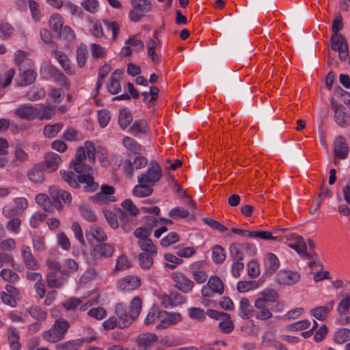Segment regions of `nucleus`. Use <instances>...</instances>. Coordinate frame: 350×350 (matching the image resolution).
<instances>
[{
    "mask_svg": "<svg viewBox=\"0 0 350 350\" xmlns=\"http://www.w3.org/2000/svg\"><path fill=\"white\" fill-rule=\"evenodd\" d=\"M310 325V322L308 320L305 319L287 325V329L288 330L300 331L308 328Z\"/></svg>",
    "mask_w": 350,
    "mask_h": 350,
    "instance_id": "62",
    "label": "nucleus"
},
{
    "mask_svg": "<svg viewBox=\"0 0 350 350\" xmlns=\"http://www.w3.org/2000/svg\"><path fill=\"white\" fill-rule=\"evenodd\" d=\"M350 308V295H347L337 306V311L339 315L342 316L346 314Z\"/></svg>",
    "mask_w": 350,
    "mask_h": 350,
    "instance_id": "53",
    "label": "nucleus"
},
{
    "mask_svg": "<svg viewBox=\"0 0 350 350\" xmlns=\"http://www.w3.org/2000/svg\"><path fill=\"white\" fill-rule=\"evenodd\" d=\"M188 311L189 317L193 319H196L199 321H204L206 319L204 310L200 308H190Z\"/></svg>",
    "mask_w": 350,
    "mask_h": 350,
    "instance_id": "58",
    "label": "nucleus"
},
{
    "mask_svg": "<svg viewBox=\"0 0 350 350\" xmlns=\"http://www.w3.org/2000/svg\"><path fill=\"white\" fill-rule=\"evenodd\" d=\"M230 256L232 261H242L244 258V254L241 247V245L237 243H231L229 247Z\"/></svg>",
    "mask_w": 350,
    "mask_h": 350,
    "instance_id": "37",
    "label": "nucleus"
},
{
    "mask_svg": "<svg viewBox=\"0 0 350 350\" xmlns=\"http://www.w3.org/2000/svg\"><path fill=\"white\" fill-rule=\"evenodd\" d=\"M178 241L179 235L176 232H172L161 240V245L163 247H167L171 244L178 242Z\"/></svg>",
    "mask_w": 350,
    "mask_h": 350,
    "instance_id": "64",
    "label": "nucleus"
},
{
    "mask_svg": "<svg viewBox=\"0 0 350 350\" xmlns=\"http://www.w3.org/2000/svg\"><path fill=\"white\" fill-rule=\"evenodd\" d=\"M44 96V90L37 87H32L27 93V98L32 101H36L42 99Z\"/></svg>",
    "mask_w": 350,
    "mask_h": 350,
    "instance_id": "44",
    "label": "nucleus"
},
{
    "mask_svg": "<svg viewBox=\"0 0 350 350\" xmlns=\"http://www.w3.org/2000/svg\"><path fill=\"white\" fill-rule=\"evenodd\" d=\"M169 215L173 218H185L189 215V213L184 207L176 206L170 210Z\"/></svg>",
    "mask_w": 350,
    "mask_h": 350,
    "instance_id": "55",
    "label": "nucleus"
},
{
    "mask_svg": "<svg viewBox=\"0 0 350 350\" xmlns=\"http://www.w3.org/2000/svg\"><path fill=\"white\" fill-rule=\"evenodd\" d=\"M137 244L141 250L146 252H149L152 255H156L157 253L156 247L149 237L139 240Z\"/></svg>",
    "mask_w": 350,
    "mask_h": 350,
    "instance_id": "38",
    "label": "nucleus"
},
{
    "mask_svg": "<svg viewBox=\"0 0 350 350\" xmlns=\"http://www.w3.org/2000/svg\"><path fill=\"white\" fill-rule=\"evenodd\" d=\"M133 121V116L129 109L122 108L120 109L118 124L122 129H125Z\"/></svg>",
    "mask_w": 350,
    "mask_h": 350,
    "instance_id": "27",
    "label": "nucleus"
},
{
    "mask_svg": "<svg viewBox=\"0 0 350 350\" xmlns=\"http://www.w3.org/2000/svg\"><path fill=\"white\" fill-rule=\"evenodd\" d=\"M45 165L43 162L38 163L30 169L27 172V176L30 181L34 183H42L44 180V172Z\"/></svg>",
    "mask_w": 350,
    "mask_h": 350,
    "instance_id": "15",
    "label": "nucleus"
},
{
    "mask_svg": "<svg viewBox=\"0 0 350 350\" xmlns=\"http://www.w3.org/2000/svg\"><path fill=\"white\" fill-rule=\"evenodd\" d=\"M152 186L153 185L143 180V178H138V185L134 187L133 193L140 198L149 196L153 192Z\"/></svg>",
    "mask_w": 350,
    "mask_h": 350,
    "instance_id": "23",
    "label": "nucleus"
},
{
    "mask_svg": "<svg viewBox=\"0 0 350 350\" xmlns=\"http://www.w3.org/2000/svg\"><path fill=\"white\" fill-rule=\"evenodd\" d=\"M161 176L162 171L159 165L157 163L156 161H151L150 163V167L147 172L141 174L138 178H143V180L152 185H154L156 182L160 180Z\"/></svg>",
    "mask_w": 350,
    "mask_h": 350,
    "instance_id": "7",
    "label": "nucleus"
},
{
    "mask_svg": "<svg viewBox=\"0 0 350 350\" xmlns=\"http://www.w3.org/2000/svg\"><path fill=\"white\" fill-rule=\"evenodd\" d=\"M98 5L97 0H84L81 3V6L92 14H95L98 11Z\"/></svg>",
    "mask_w": 350,
    "mask_h": 350,
    "instance_id": "59",
    "label": "nucleus"
},
{
    "mask_svg": "<svg viewBox=\"0 0 350 350\" xmlns=\"http://www.w3.org/2000/svg\"><path fill=\"white\" fill-rule=\"evenodd\" d=\"M14 157L15 159L12 161L11 164L14 167H16L18 165V162H26L28 160L29 156L28 154L26 152H25L21 148H17L14 150Z\"/></svg>",
    "mask_w": 350,
    "mask_h": 350,
    "instance_id": "46",
    "label": "nucleus"
},
{
    "mask_svg": "<svg viewBox=\"0 0 350 350\" xmlns=\"http://www.w3.org/2000/svg\"><path fill=\"white\" fill-rule=\"evenodd\" d=\"M60 176L73 188H78L79 183H85L86 185L83 187V191L85 192H94L98 188V184L94 182L90 174H79L77 176L73 172H67L65 170H61Z\"/></svg>",
    "mask_w": 350,
    "mask_h": 350,
    "instance_id": "1",
    "label": "nucleus"
},
{
    "mask_svg": "<svg viewBox=\"0 0 350 350\" xmlns=\"http://www.w3.org/2000/svg\"><path fill=\"white\" fill-rule=\"evenodd\" d=\"M206 314L212 319L221 320L219 327L223 333L229 334L234 330V325L228 313L209 309L206 311Z\"/></svg>",
    "mask_w": 350,
    "mask_h": 350,
    "instance_id": "5",
    "label": "nucleus"
},
{
    "mask_svg": "<svg viewBox=\"0 0 350 350\" xmlns=\"http://www.w3.org/2000/svg\"><path fill=\"white\" fill-rule=\"evenodd\" d=\"M47 285L49 288H61L64 284V279L57 276L55 272H49L46 275Z\"/></svg>",
    "mask_w": 350,
    "mask_h": 350,
    "instance_id": "30",
    "label": "nucleus"
},
{
    "mask_svg": "<svg viewBox=\"0 0 350 350\" xmlns=\"http://www.w3.org/2000/svg\"><path fill=\"white\" fill-rule=\"evenodd\" d=\"M129 131L133 134L146 133L148 131V125L146 120L140 119L135 121L130 127Z\"/></svg>",
    "mask_w": 350,
    "mask_h": 350,
    "instance_id": "39",
    "label": "nucleus"
},
{
    "mask_svg": "<svg viewBox=\"0 0 350 350\" xmlns=\"http://www.w3.org/2000/svg\"><path fill=\"white\" fill-rule=\"evenodd\" d=\"M63 21L62 16L58 14H53L49 19V25L54 31L58 33L62 31L63 27Z\"/></svg>",
    "mask_w": 350,
    "mask_h": 350,
    "instance_id": "48",
    "label": "nucleus"
},
{
    "mask_svg": "<svg viewBox=\"0 0 350 350\" xmlns=\"http://www.w3.org/2000/svg\"><path fill=\"white\" fill-rule=\"evenodd\" d=\"M62 128V123L46 125L43 128V135L47 138L55 137Z\"/></svg>",
    "mask_w": 350,
    "mask_h": 350,
    "instance_id": "33",
    "label": "nucleus"
},
{
    "mask_svg": "<svg viewBox=\"0 0 350 350\" xmlns=\"http://www.w3.org/2000/svg\"><path fill=\"white\" fill-rule=\"evenodd\" d=\"M62 162L59 154L55 152H47L44 155L45 170L49 172H55Z\"/></svg>",
    "mask_w": 350,
    "mask_h": 350,
    "instance_id": "20",
    "label": "nucleus"
},
{
    "mask_svg": "<svg viewBox=\"0 0 350 350\" xmlns=\"http://www.w3.org/2000/svg\"><path fill=\"white\" fill-rule=\"evenodd\" d=\"M114 247L108 243H99L92 249V255L96 259L103 260L111 258L114 253Z\"/></svg>",
    "mask_w": 350,
    "mask_h": 350,
    "instance_id": "10",
    "label": "nucleus"
},
{
    "mask_svg": "<svg viewBox=\"0 0 350 350\" xmlns=\"http://www.w3.org/2000/svg\"><path fill=\"white\" fill-rule=\"evenodd\" d=\"M88 51L84 44H81L77 50V61L79 68H83L88 57Z\"/></svg>",
    "mask_w": 350,
    "mask_h": 350,
    "instance_id": "47",
    "label": "nucleus"
},
{
    "mask_svg": "<svg viewBox=\"0 0 350 350\" xmlns=\"http://www.w3.org/2000/svg\"><path fill=\"white\" fill-rule=\"evenodd\" d=\"M345 108L343 105H339L335 107V120L340 126L345 127L349 123V120L345 113Z\"/></svg>",
    "mask_w": 350,
    "mask_h": 350,
    "instance_id": "26",
    "label": "nucleus"
},
{
    "mask_svg": "<svg viewBox=\"0 0 350 350\" xmlns=\"http://www.w3.org/2000/svg\"><path fill=\"white\" fill-rule=\"evenodd\" d=\"M142 301L139 297H135L130 303L129 313L137 318L142 310Z\"/></svg>",
    "mask_w": 350,
    "mask_h": 350,
    "instance_id": "42",
    "label": "nucleus"
},
{
    "mask_svg": "<svg viewBox=\"0 0 350 350\" xmlns=\"http://www.w3.org/2000/svg\"><path fill=\"white\" fill-rule=\"evenodd\" d=\"M202 221L211 228L217 230L221 232H224L228 230V228L223 224L219 223L217 221L214 220L209 217H204Z\"/></svg>",
    "mask_w": 350,
    "mask_h": 350,
    "instance_id": "56",
    "label": "nucleus"
},
{
    "mask_svg": "<svg viewBox=\"0 0 350 350\" xmlns=\"http://www.w3.org/2000/svg\"><path fill=\"white\" fill-rule=\"evenodd\" d=\"M280 262L277 256L272 253L268 254V258L265 262L266 275H271L279 267Z\"/></svg>",
    "mask_w": 350,
    "mask_h": 350,
    "instance_id": "28",
    "label": "nucleus"
},
{
    "mask_svg": "<svg viewBox=\"0 0 350 350\" xmlns=\"http://www.w3.org/2000/svg\"><path fill=\"white\" fill-rule=\"evenodd\" d=\"M19 333L14 327H10L8 330V340L10 343V347L13 350H19L21 344L18 342Z\"/></svg>",
    "mask_w": 350,
    "mask_h": 350,
    "instance_id": "36",
    "label": "nucleus"
},
{
    "mask_svg": "<svg viewBox=\"0 0 350 350\" xmlns=\"http://www.w3.org/2000/svg\"><path fill=\"white\" fill-rule=\"evenodd\" d=\"M0 276L4 280L10 282H16L19 279L18 275L10 269H3L0 272Z\"/></svg>",
    "mask_w": 350,
    "mask_h": 350,
    "instance_id": "52",
    "label": "nucleus"
},
{
    "mask_svg": "<svg viewBox=\"0 0 350 350\" xmlns=\"http://www.w3.org/2000/svg\"><path fill=\"white\" fill-rule=\"evenodd\" d=\"M309 267L312 269H317V272L314 275V280L315 282H318L325 279H330L331 276L329 272L327 271H322L323 265L317 259H311V261L308 264Z\"/></svg>",
    "mask_w": 350,
    "mask_h": 350,
    "instance_id": "21",
    "label": "nucleus"
},
{
    "mask_svg": "<svg viewBox=\"0 0 350 350\" xmlns=\"http://www.w3.org/2000/svg\"><path fill=\"white\" fill-rule=\"evenodd\" d=\"M20 79L17 81L19 86H27L32 84L36 79V72L33 70L19 71Z\"/></svg>",
    "mask_w": 350,
    "mask_h": 350,
    "instance_id": "24",
    "label": "nucleus"
},
{
    "mask_svg": "<svg viewBox=\"0 0 350 350\" xmlns=\"http://www.w3.org/2000/svg\"><path fill=\"white\" fill-rule=\"evenodd\" d=\"M132 10L129 14L130 20L133 22L139 21L152 8V3L148 0H131Z\"/></svg>",
    "mask_w": 350,
    "mask_h": 350,
    "instance_id": "4",
    "label": "nucleus"
},
{
    "mask_svg": "<svg viewBox=\"0 0 350 350\" xmlns=\"http://www.w3.org/2000/svg\"><path fill=\"white\" fill-rule=\"evenodd\" d=\"M248 237L250 238H260L263 240H277V237L272 235L269 231H251L248 232Z\"/></svg>",
    "mask_w": 350,
    "mask_h": 350,
    "instance_id": "51",
    "label": "nucleus"
},
{
    "mask_svg": "<svg viewBox=\"0 0 350 350\" xmlns=\"http://www.w3.org/2000/svg\"><path fill=\"white\" fill-rule=\"evenodd\" d=\"M300 280V274L297 271L280 270L275 275V282L284 286H292Z\"/></svg>",
    "mask_w": 350,
    "mask_h": 350,
    "instance_id": "8",
    "label": "nucleus"
},
{
    "mask_svg": "<svg viewBox=\"0 0 350 350\" xmlns=\"http://www.w3.org/2000/svg\"><path fill=\"white\" fill-rule=\"evenodd\" d=\"M208 285L212 288L215 293L221 295L224 291V285L221 280L217 276H212L208 281Z\"/></svg>",
    "mask_w": 350,
    "mask_h": 350,
    "instance_id": "34",
    "label": "nucleus"
},
{
    "mask_svg": "<svg viewBox=\"0 0 350 350\" xmlns=\"http://www.w3.org/2000/svg\"><path fill=\"white\" fill-rule=\"evenodd\" d=\"M258 282L254 280L240 281L237 285V289L239 293H245L251 289L258 288Z\"/></svg>",
    "mask_w": 350,
    "mask_h": 350,
    "instance_id": "45",
    "label": "nucleus"
},
{
    "mask_svg": "<svg viewBox=\"0 0 350 350\" xmlns=\"http://www.w3.org/2000/svg\"><path fill=\"white\" fill-rule=\"evenodd\" d=\"M140 280L137 276H126L118 282V287L122 291H133L139 287Z\"/></svg>",
    "mask_w": 350,
    "mask_h": 350,
    "instance_id": "18",
    "label": "nucleus"
},
{
    "mask_svg": "<svg viewBox=\"0 0 350 350\" xmlns=\"http://www.w3.org/2000/svg\"><path fill=\"white\" fill-rule=\"evenodd\" d=\"M104 216L107 221L109 225L113 229L119 227L118 219L120 221V226L125 232L131 230L134 224L133 218H130L126 211L120 208H116L115 212L109 210L103 211Z\"/></svg>",
    "mask_w": 350,
    "mask_h": 350,
    "instance_id": "2",
    "label": "nucleus"
},
{
    "mask_svg": "<svg viewBox=\"0 0 350 350\" xmlns=\"http://www.w3.org/2000/svg\"><path fill=\"white\" fill-rule=\"evenodd\" d=\"M171 277L175 283L174 286L183 293H187L192 290L194 285L193 282L187 278L184 274L174 272Z\"/></svg>",
    "mask_w": 350,
    "mask_h": 350,
    "instance_id": "11",
    "label": "nucleus"
},
{
    "mask_svg": "<svg viewBox=\"0 0 350 350\" xmlns=\"http://www.w3.org/2000/svg\"><path fill=\"white\" fill-rule=\"evenodd\" d=\"M131 266L130 262L124 255L119 256L116 260L115 271H119L129 269Z\"/></svg>",
    "mask_w": 350,
    "mask_h": 350,
    "instance_id": "63",
    "label": "nucleus"
},
{
    "mask_svg": "<svg viewBox=\"0 0 350 350\" xmlns=\"http://www.w3.org/2000/svg\"><path fill=\"white\" fill-rule=\"evenodd\" d=\"M88 234H91L92 237L99 243H103L107 240V236L103 228L98 226H91L89 231H85L86 237L88 236Z\"/></svg>",
    "mask_w": 350,
    "mask_h": 350,
    "instance_id": "29",
    "label": "nucleus"
},
{
    "mask_svg": "<svg viewBox=\"0 0 350 350\" xmlns=\"http://www.w3.org/2000/svg\"><path fill=\"white\" fill-rule=\"evenodd\" d=\"M58 62L61 64L64 71L69 75H72L75 72V70L70 65V61L68 57L64 54H59L58 55Z\"/></svg>",
    "mask_w": 350,
    "mask_h": 350,
    "instance_id": "43",
    "label": "nucleus"
},
{
    "mask_svg": "<svg viewBox=\"0 0 350 350\" xmlns=\"http://www.w3.org/2000/svg\"><path fill=\"white\" fill-rule=\"evenodd\" d=\"M122 206L124 211H128L129 216L130 218L137 215L139 213L138 208L133 204L131 200L126 199L122 202Z\"/></svg>",
    "mask_w": 350,
    "mask_h": 350,
    "instance_id": "50",
    "label": "nucleus"
},
{
    "mask_svg": "<svg viewBox=\"0 0 350 350\" xmlns=\"http://www.w3.org/2000/svg\"><path fill=\"white\" fill-rule=\"evenodd\" d=\"M254 314V310L247 298H243L239 305V316L243 319H248Z\"/></svg>",
    "mask_w": 350,
    "mask_h": 350,
    "instance_id": "25",
    "label": "nucleus"
},
{
    "mask_svg": "<svg viewBox=\"0 0 350 350\" xmlns=\"http://www.w3.org/2000/svg\"><path fill=\"white\" fill-rule=\"evenodd\" d=\"M152 255L149 252H143L139 254V265L143 269H149L153 263Z\"/></svg>",
    "mask_w": 350,
    "mask_h": 350,
    "instance_id": "49",
    "label": "nucleus"
},
{
    "mask_svg": "<svg viewBox=\"0 0 350 350\" xmlns=\"http://www.w3.org/2000/svg\"><path fill=\"white\" fill-rule=\"evenodd\" d=\"M161 323L157 325L159 329H166L170 325H174L182 320L180 314L160 311Z\"/></svg>",
    "mask_w": 350,
    "mask_h": 350,
    "instance_id": "12",
    "label": "nucleus"
},
{
    "mask_svg": "<svg viewBox=\"0 0 350 350\" xmlns=\"http://www.w3.org/2000/svg\"><path fill=\"white\" fill-rule=\"evenodd\" d=\"M213 260L217 264L222 263L226 259L224 249L220 245H215L212 252Z\"/></svg>",
    "mask_w": 350,
    "mask_h": 350,
    "instance_id": "41",
    "label": "nucleus"
},
{
    "mask_svg": "<svg viewBox=\"0 0 350 350\" xmlns=\"http://www.w3.org/2000/svg\"><path fill=\"white\" fill-rule=\"evenodd\" d=\"M36 200L38 204H40L45 211L52 212L55 207L53 204L51 202V199L49 196L45 194H38L36 197Z\"/></svg>",
    "mask_w": 350,
    "mask_h": 350,
    "instance_id": "31",
    "label": "nucleus"
},
{
    "mask_svg": "<svg viewBox=\"0 0 350 350\" xmlns=\"http://www.w3.org/2000/svg\"><path fill=\"white\" fill-rule=\"evenodd\" d=\"M21 255L26 268L31 270H36L38 269V262L33 256L31 249L29 246H22Z\"/></svg>",
    "mask_w": 350,
    "mask_h": 350,
    "instance_id": "17",
    "label": "nucleus"
},
{
    "mask_svg": "<svg viewBox=\"0 0 350 350\" xmlns=\"http://www.w3.org/2000/svg\"><path fill=\"white\" fill-rule=\"evenodd\" d=\"M64 8H66L68 12H70L72 16H78L81 18L83 17V12L81 8L79 7L78 5L72 3H66L64 5Z\"/></svg>",
    "mask_w": 350,
    "mask_h": 350,
    "instance_id": "60",
    "label": "nucleus"
},
{
    "mask_svg": "<svg viewBox=\"0 0 350 350\" xmlns=\"http://www.w3.org/2000/svg\"><path fill=\"white\" fill-rule=\"evenodd\" d=\"M62 190L56 187H51L49 189V195L51 198L53 200V204L54 206L59 211L63 208L62 204L60 201V196Z\"/></svg>",
    "mask_w": 350,
    "mask_h": 350,
    "instance_id": "35",
    "label": "nucleus"
},
{
    "mask_svg": "<svg viewBox=\"0 0 350 350\" xmlns=\"http://www.w3.org/2000/svg\"><path fill=\"white\" fill-rule=\"evenodd\" d=\"M56 107L44 105L40 109L37 118L39 120H50L55 114Z\"/></svg>",
    "mask_w": 350,
    "mask_h": 350,
    "instance_id": "32",
    "label": "nucleus"
},
{
    "mask_svg": "<svg viewBox=\"0 0 350 350\" xmlns=\"http://www.w3.org/2000/svg\"><path fill=\"white\" fill-rule=\"evenodd\" d=\"M335 302L334 300L329 301L326 306H319L311 309L310 313L314 317L319 321H324L328 313L333 309Z\"/></svg>",
    "mask_w": 350,
    "mask_h": 350,
    "instance_id": "22",
    "label": "nucleus"
},
{
    "mask_svg": "<svg viewBox=\"0 0 350 350\" xmlns=\"http://www.w3.org/2000/svg\"><path fill=\"white\" fill-rule=\"evenodd\" d=\"M349 154V146L342 136H338L334 142V155L340 159H345Z\"/></svg>",
    "mask_w": 350,
    "mask_h": 350,
    "instance_id": "13",
    "label": "nucleus"
},
{
    "mask_svg": "<svg viewBox=\"0 0 350 350\" xmlns=\"http://www.w3.org/2000/svg\"><path fill=\"white\" fill-rule=\"evenodd\" d=\"M15 113L21 118L32 120L38 116L39 109L31 105L24 104L16 109Z\"/></svg>",
    "mask_w": 350,
    "mask_h": 350,
    "instance_id": "14",
    "label": "nucleus"
},
{
    "mask_svg": "<svg viewBox=\"0 0 350 350\" xmlns=\"http://www.w3.org/2000/svg\"><path fill=\"white\" fill-rule=\"evenodd\" d=\"M85 151L84 147H79L75 154V159L70 165L72 167L74 170L78 174H90L92 176V168L82 161L85 159Z\"/></svg>",
    "mask_w": 350,
    "mask_h": 350,
    "instance_id": "6",
    "label": "nucleus"
},
{
    "mask_svg": "<svg viewBox=\"0 0 350 350\" xmlns=\"http://www.w3.org/2000/svg\"><path fill=\"white\" fill-rule=\"evenodd\" d=\"M262 297L267 302H275L278 299V293L277 291L272 288H266L261 292Z\"/></svg>",
    "mask_w": 350,
    "mask_h": 350,
    "instance_id": "54",
    "label": "nucleus"
},
{
    "mask_svg": "<svg viewBox=\"0 0 350 350\" xmlns=\"http://www.w3.org/2000/svg\"><path fill=\"white\" fill-rule=\"evenodd\" d=\"M304 154L300 148L288 147L284 152V157L288 163H295L304 161Z\"/></svg>",
    "mask_w": 350,
    "mask_h": 350,
    "instance_id": "19",
    "label": "nucleus"
},
{
    "mask_svg": "<svg viewBox=\"0 0 350 350\" xmlns=\"http://www.w3.org/2000/svg\"><path fill=\"white\" fill-rule=\"evenodd\" d=\"M124 146L129 150L137 152L140 150L139 144L133 138L130 137H125L123 139Z\"/></svg>",
    "mask_w": 350,
    "mask_h": 350,
    "instance_id": "61",
    "label": "nucleus"
},
{
    "mask_svg": "<svg viewBox=\"0 0 350 350\" xmlns=\"http://www.w3.org/2000/svg\"><path fill=\"white\" fill-rule=\"evenodd\" d=\"M136 318L134 316L131 315V313L128 314L126 312L124 314V316L118 318V327L120 329L127 327L131 325V323Z\"/></svg>",
    "mask_w": 350,
    "mask_h": 350,
    "instance_id": "57",
    "label": "nucleus"
},
{
    "mask_svg": "<svg viewBox=\"0 0 350 350\" xmlns=\"http://www.w3.org/2000/svg\"><path fill=\"white\" fill-rule=\"evenodd\" d=\"M69 327L68 321L59 319L55 321L53 326L42 334L43 338L48 342H56L62 340Z\"/></svg>",
    "mask_w": 350,
    "mask_h": 350,
    "instance_id": "3",
    "label": "nucleus"
},
{
    "mask_svg": "<svg viewBox=\"0 0 350 350\" xmlns=\"http://www.w3.org/2000/svg\"><path fill=\"white\" fill-rule=\"evenodd\" d=\"M332 49L338 51V57L341 61H345L348 57V44L343 36H332Z\"/></svg>",
    "mask_w": 350,
    "mask_h": 350,
    "instance_id": "9",
    "label": "nucleus"
},
{
    "mask_svg": "<svg viewBox=\"0 0 350 350\" xmlns=\"http://www.w3.org/2000/svg\"><path fill=\"white\" fill-rule=\"evenodd\" d=\"M28 312L33 319L37 321H44L47 315V312L38 306H31L29 308Z\"/></svg>",
    "mask_w": 350,
    "mask_h": 350,
    "instance_id": "40",
    "label": "nucleus"
},
{
    "mask_svg": "<svg viewBox=\"0 0 350 350\" xmlns=\"http://www.w3.org/2000/svg\"><path fill=\"white\" fill-rule=\"evenodd\" d=\"M157 340L158 336L155 334L144 333L138 336L136 342L139 350H148Z\"/></svg>",
    "mask_w": 350,
    "mask_h": 350,
    "instance_id": "16",
    "label": "nucleus"
}]
</instances>
